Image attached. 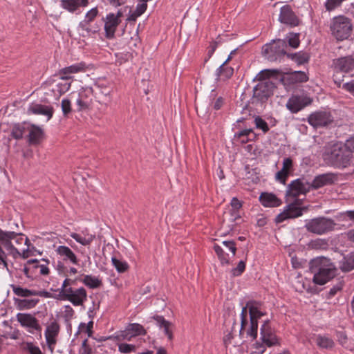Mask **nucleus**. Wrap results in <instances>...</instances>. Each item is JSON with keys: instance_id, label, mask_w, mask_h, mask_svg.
I'll list each match as a JSON object with an SVG mask.
<instances>
[{"instance_id": "obj_63", "label": "nucleus", "mask_w": 354, "mask_h": 354, "mask_svg": "<svg viewBox=\"0 0 354 354\" xmlns=\"http://www.w3.org/2000/svg\"><path fill=\"white\" fill-rule=\"evenodd\" d=\"M230 204L234 210H238L242 207L241 203L236 198H233Z\"/></svg>"}, {"instance_id": "obj_22", "label": "nucleus", "mask_w": 354, "mask_h": 354, "mask_svg": "<svg viewBox=\"0 0 354 354\" xmlns=\"http://www.w3.org/2000/svg\"><path fill=\"white\" fill-rule=\"evenodd\" d=\"M333 66L336 72L348 73L354 69V57L348 55L335 59Z\"/></svg>"}, {"instance_id": "obj_29", "label": "nucleus", "mask_w": 354, "mask_h": 354, "mask_svg": "<svg viewBox=\"0 0 354 354\" xmlns=\"http://www.w3.org/2000/svg\"><path fill=\"white\" fill-rule=\"evenodd\" d=\"M259 201L266 207H277L282 204V201L275 194L269 192H263L259 196Z\"/></svg>"}, {"instance_id": "obj_18", "label": "nucleus", "mask_w": 354, "mask_h": 354, "mask_svg": "<svg viewBox=\"0 0 354 354\" xmlns=\"http://www.w3.org/2000/svg\"><path fill=\"white\" fill-rule=\"evenodd\" d=\"M87 69L86 63L80 62L60 69L58 71V75L62 80L67 81L73 77V74L84 73Z\"/></svg>"}, {"instance_id": "obj_3", "label": "nucleus", "mask_w": 354, "mask_h": 354, "mask_svg": "<svg viewBox=\"0 0 354 354\" xmlns=\"http://www.w3.org/2000/svg\"><path fill=\"white\" fill-rule=\"evenodd\" d=\"M13 293L21 298H14V304L19 310H26L34 308L39 302L38 298H32L33 296L48 297L49 293L46 291H38L24 288L19 286L11 285Z\"/></svg>"}, {"instance_id": "obj_41", "label": "nucleus", "mask_w": 354, "mask_h": 354, "mask_svg": "<svg viewBox=\"0 0 354 354\" xmlns=\"http://www.w3.org/2000/svg\"><path fill=\"white\" fill-rule=\"evenodd\" d=\"M128 331H130L135 337L138 335H145L146 331L144 327L137 323L130 324L127 326Z\"/></svg>"}, {"instance_id": "obj_14", "label": "nucleus", "mask_w": 354, "mask_h": 354, "mask_svg": "<svg viewBox=\"0 0 354 354\" xmlns=\"http://www.w3.org/2000/svg\"><path fill=\"white\" fill-rule=\"evenodd\" d=\"M59 296L62 299L69 301L75 306L82 305L87 299V292L83 287L75 290H64V292L59 293Z\"/></svg>"}, {"instance_id": "obj_10", "label": "nucleus", "mask_w": 354, "mask_h": 354, "mask_svg": "<svg viewBox=\"0 0 354 354\" xmlns=\"http://www.w3.org/2000/svg\"><path fill=\"white\" fill-rule=\"evenodd\" d=\"M17 321L20 326L24 328L29 333L35 335L41 334L42 327L37 318L31 313H19L16 315Z\"/></svg>"}, {"instance_id": "obj_48", "label": "nucleus", "mask_w": 354, "mask_h": 354, "mask_svg": "<svg viewBox=\"0 0 354 354\" xmlns=\"http://www.w3.org/2000/svg\"><path fill=\"white\" fill-rule=\"evenodd\" d=\"M71 82H59L56 85L57 91L59 95L66 93L71 88Z\"/></svg>"}, {"instance_id": "obj_47", "label": "nucleus", "mask_w": 354, "mask_h": 354, "mask_svg": "<svg viewBox=\"0 0 354 354\" xmlns=\"http://www.w3.org/2000/svg\"><path fill=\"white\" fill-rule=\"evenodd\" d=\"M344 286L343 281H339L329 290L328 298L330 299L334 297L339 291L342 290Z\"/></svg>"}, {"instance_id": "obj_33", "label": "nucleus", "mask_w": 354, "mask_h": 354, "mask_svg": "<svg viewBox=\"0 0 354 354\" xmlns=\"http://www.w3.org/2000/svg\"><path fill=\"white\" fill-rule=\"evenodd\" d=\"M234 74V68L231 66L222 64L216 70V76L218 80L225 81L232 77Z\"/></svg>"}, {"instance_id": "obj_6", "label": "nucleus", "mask_w": 354, "mask_h": 354, "mask_svg": "<svg viewBox=\"0 0 354 354\" xmlns=\"http://www.w3.org/2000/svg\"><path fill=\"white\" fill-rule=\"evenodd\" d=\"M325 162L337 168L346 167L351 160L350 151L342 143L334 144L323 154Z\"/></svg>"}, {"instance_id": "obj_1", "label": "nucleus", "mask_w": 354, "mask_h": 354, "mask_svg": "<svg viewBox=\"0 0 354 354\" xmlns=\"http://www.w3.org/2000/svg\"><path fill=\"white\" fill-rule=\"evenodd\" d=\"M267 313L261 303L250 301L242 308L241 313V328L239 335L243 336L246 330L248 336L253 339L257 337L258 320Z\"/></svg>"}, {"instance_id": "obj_36", "label": "nucleus", "mask_w": 354, "mask_h": 354, "mask_svg": "<svg viewBox=\"0 0 354 354\" xmlns=\"http://www.w3.org/2000/svg\"><path fill=\"white\" fill-rule=\"evenodd\" d=\"M81 281L90 288H98L102 284L101 281L97 277L92 275H84Z\"/></svg>"}, {"instance_id": "obj_15", "label": "nucleus", "mask_w": 354, "mask_h": 354, "mask_svg": "<svg viewBox=\"0 0 354 354\" xmlns=\"http://www.w3.org/2000/svg\"><path fill=\"white\" fill-rule=\"evenodd\" d=\"M60 330V326L55 320L50 322L45 330L44 336L48 348L53 353L57 342V337Z\"/></svg>"}, {"instance_id": "obj_52", "label": "nucleus", "mask_w": 354, "mask_h": 354, "mask_svg": "<svg viewBox=\"0 0 354 354\" xmlns=\"http://www.w3.org/2000/svg\"><path fill=\"white\" fill-rule=\"evenodd\" d=\"M26 348L30 354H43L39 346H35L32 342H28Z\"/></svg>"}, {"instance_id": "obj_51", "label": "nucleus", "mask_w": 354, "mask_h": 354, "mask_svg": "<svg viewBox=\"0 0 354 354\" xmlns=\"http://www.w3.org/2000/svg\"><path fill=\"white\" fill-rule=\"evenodd\" d=\"M245 269V262L241 261L239 262L237 266L232 269V272L234 276H240Z\"/></svg>"}, {"instance_id": "obj_20", "label": "nucleus", "mask_w": 354, "mask_h": 354, "mask_svg": "<svg viewBox=\"0 0 354 354\" xmlns=\"http://www.w3.org/2000/svg\"><path fill=\"white\" fill-rule=\"evenodd\" d=\"M293 171L294 165L292 158L290 157L283 158L282 168L275 174V180L283 185H286L288 177L292 174Z\"/></svg>"}, {"instance_id": "obj_58", "label": "nucleus", "mask_w": 354, "mask_h": 354, "mask_svg": "<svg viewBox=\"0 0 354 354\" xmlns=\"http://www.w3.org/2000/svg\"><path fill=\"white\" fill-rule=\"evenodd\" d=\"M346 149L350 151L351 157L352 156V152H354V138H351L347 140L344 145Z\"/></svg>"}, {"instance_id": "obj_8", "label": "nucleus", "mask_w": 354, "mask_h": 354, "mask_svg": "<svg viewBox=\"0 0 354 354\" xmlns=\"http://www.w3.org/2000/svg\"><path fill=\"white\" fill-rule=\"evenodd\" d=\"M286 41L278 39L264 45L262 48V53L268 60L274 62L286 54Z\"/></svg>"}, {"instance_id": "obj_4", "label": "nucleus", "mask_w": 354, "mask_h": 354, "mask_svg": "<svg viewBox=\"0 0 354 354\" xmlns=\"http://www.w3.org/2000/svg\"><path fill=\"white\" fill-rule=\"evenodd\" d=\"M310 271L313 274V282L324 285L332 279L337 272L335 266L329 259L318 257L310 261Z\"/></svg>"}, {"instance_id": "obj_25", "label": "nucleus", "mask_w": 354, "mask_h": 354, "mask_svg": "<svg viewBox=\"0 0 354 354\" xmlns=\"http://www.w3.org/2000/svg\"><path fill=\"white\" fill-rule=\"evenodd\" d=\"M308 192V189L306 187V185L300 179H297L292 181L288 187L287 190V196H291L295 199L300 194H305Z\"/></svg>"}, {"instance_id": "obj_23", "label": "nucleus", "mask_w": 354, "mask_h": 354, "mask_svg": "<svg viewBox=\"0 0 354 354\" xmlns=\"http://www.w3.org/2000/svg\"><path fill=\"white\" fill-rule=\"evenodd\" d=\"M53 113L54 109L53 106L36 103H32L30 104L27 109L28 114L44 115L47 117V121L52 118Z\"/></svg>"}, {"instance_id": "obj_43", "label": "nucleus", "mask_w": 354, "mask_h": 354, "mask_svg": "<svg viewBox=\"0 0 354 354\" xmlns=\"http://www.w3.org/2000/svg\"><path fill=\"white\" fill-rule=\"evenodd\" d=\"M136 346L127 343H120L118 344V351L122 353H131L136 352Z\"/></svg>"}, {"instance_id": "obj_19", "label": "nucleus", "mask_w": 354, "mask_h": 354, "mask_svg": "<svg viewBox=\"0 0 354 354\" xmlns=\"http://www.w3.org/2000/svg\"><path fill=\"white\" fill-rule=\"evenodd\" d=\"M260 330L261 339L267 346L270 347L279 344V339L271 328L268 320L263 323Z\"/></svg>"}, {"instance_id": "obj_9", "label": "nucleus", "mask_w": 354, "mask_h": 354, "mask_svg": "<svg viewBox=\"0 0 354 354\" xmlns=\"http://www.w3.org/2000/svg\"><path fill=\"white\" fill-rule=\"evenodd\" d=\"M335 223L333 220L324 217H319L306 222V230L312 233L323 234L333 230Z\"/></svg>"}, {"instance_id": "obj_24", "label": "nucleus", "mask_w": 354, "mask_h": 354, "mask_svg": "<svg viewBox=\"0 0 354 354\" xmlns=\"http://www.w3.org/2000/svg\"><path fill=\"white\" fill-rule=\"evenodd\" d=\"M121 20L115 17V14L109 13L106 15L104 23L105 36L107 39H113L115 37L116 29Z\"/></svg>"}, {"instance_id": "obj_59", "label": "nucleus", "mask_w": 354, "mask_h": 354, "mask_svg": "<svg viewBox=\"0 0 354 354\" xmlns=\"http://www.w3.org/2000/svg\"><path fill=\"white\" fill-rule=\"evenodd\" d=\"M80 354H92V349L87 344V340H84L82 342V347L80 348Z\"/></svg>"}, {"instance_id": "obj_17", "label": "nucleus", "mask_w": 354, "mask_h": 354, "mask_svg": "<svg viewBox=\"0 0 354 354\" xmlns=\"http://www.w3.org/2000/svg\"><path fill=\"white\" fill-rule=\"evenodd\" d=\"M279 21L290 27L297 26L300 23L299 19L289 5H286L281 8Z\"/></svg>"}, {"instance_id": "obj_50", "label": "nucleus", "mask_w": 354, "mask_h": 354, "mask_svg": "<svg viewBox=\"0 0 354 354\" xmlns=\"http://www.w3.org/2000/svg\"><path fill=\"white\" fill-rule=\"evenodd\" d=\"M76 282V279H72L68 278V277H66V279L64 280L62 285L59 289V293L64 292V290H68V288H72L71 286L75 285Z\"/></svg>"}, {"instance_id": "obj_21", "label": "nucleus", "mask_w": 354, "mask_h": 354, "mask_svg": "<svg viewBox=\"0 0 354 354\" xmlns=\"http://www.w3.org/2000/svg\"><path fill=\"white\" fill-rule=\"evenodd\" d=\"M333 121L330 113L325 111H319L312 113L308 118V123L315 127H324Z\"/></svg>"}, {"instance_id": "obj_27", "label": "nucleus", "mask_w": 354, "mask_h": 354, "mask_svg": "<svg viewBox=\"0 0 354 354\" xmlns=\"http://www.w3.org/2000/svg\"><path fill=\"white\" fill-rule=\"evenodd\" d=\"M337 178L335 174L333 173L323 174L317 176L312 182L311 186L317 189L326 185H330L333 184Z\"/></svg>"}, {"instance_id": "obj_54", "label": "nucleus", "mask_w": 354, "mask_h": 354, "mask_svg": "<svg viewBox=\"0 0 354 354\" xmlns=\"http://www.w3.org/2000/svg\"><path fill=\"white\" fill-rule=\"evenodd\" d=\"M341 5L337 2V0H327L325 3V8L327 11L334 10L336 8Z\"/></svg>"}, {"instance_id": "obj_49", "label": "nucleus", "mask_w": 354, "mask_h": 354, "mask_svg": "<svg viewBox=\"0 0 354 354\" xmlns=\"http://www.w3.org/2000/svg\"><path fill=\"white\" fill-rule=\"evenodd\" d=\"M292 59L297 62L299 64H304L308 60V55L301 52L295 53L292 55Z\"/></svg>"}, {"instance_id": "obj_13", "label": "nucleus", "mask_w": 354, "mask_h": 354, "mask_svg": "<svg viewBox=\"0 0 354 354\" xmlns=\"http://www.w3.org/2000/svg\"><path fill=\"white\" fill-rule=\"evenodd\" d=\"M223 248L218 244L214 245V250L222 265L230 264V254L226 250L231 252L234 257L236 252V244L234 241H224L222 242Z\"/></svg>"}, {"instance_id": "obj_2", "label": "nucleus", "mask_w": 354, "mask_h": 354, "mask_svg": "<svg viewBox=\"0 0 354 354\" xmlns=\"http://www.w3.org/2000/svg\"><path fill=\"white\" fill-rule=\"evenodd\" d=\"M29 240L23 234L11 231H4L0 228V245H1L8 252V254L14 258L22 256L28 257V246L26 248L19 249V245H28Z\"/></svg>"}, {"instance_id": "obj_32", "label": "nucleus", "mask_w": 354, "mask_h": 354, "mask_svg": "<svg viewBox=\"0 0 354 354\" xmlns=\"http://www.w3.org/2000/svg\"><path fill=\"white\" fill-rule=\"evenodd\" d=\"M155 319L158 326L160 328L164 329L165 334L168 337V339L171 340L173 339V333L171 331L172 324L162 316H157L155 317Z\"/></svg>"}, {"instance_id": "obj_5", "label": "nucleus", "mask_w": 354, "mask_h": 354, "mask_svg": "<svg viewBox=\"0 0 354 354\" xmlns=\"http://www.w3.org/2000/svg\"><path fill=\"white\" fill-rule=\"evenodd\" d=\"M278 73L277 70L266 69L258 74L259 80L261 81L253 89L254 100L260 102H265L273 95L276 88L275 84L267 79L277 75Z\"/></svg>"}, {"instance_id": "obj_55", "label": "nucleus", "mask_w": 354, "mask_h": 354, "mask_svg": "<svg viewBox=\"0 0 354 354\" xmlns=\"http://www.w3.org/2000/svg\"><path fill=\"white\" fill-rule=\"evenodd\" d=\"M234 328V323L233 324V326H232V330L230 331H228L226 334H225L223 337V342L225 346H227L228 345L231 344L232 343V339H233V330Z\"/></svg>"}, {"instance_id": "obj_26", "label": "nucleus", "mask_w": 354, "mask_h": 354, "mask_svg": "<svg viewBox=\"0 0 354 354\" xmlns=\"http://www.w3.org/2000/svg\"><path fill=\"white\" fill-rule=\"evenodd\" d=\"M70 236L75 240L77 243L85 247L89 248L91 244L95 239V235L91 234L88 229H84L80 232H72Z\"/></svg>"}, {"instance_id": "obj_11", "label": "nucleus", "mask_w": 354, "mask_h": 354, "mask_svg": "<svg viewBox=\"0 0 354 354\" xmlns=\"http://www.w3.org/2000/svg\"><path fill=\"white\" fill-rule=\"evenodd\" d=\"M98 9L97 7L88 10L78 25V28L82 32V36H91L98 32L100 28L98 26H93L92 23L98 15Z\"/></svg>"}, {"instance_id": "obj_53", "label": "nucleus", "mask_w": 354, "mask_h": 354, "mask_svg": "<svg viewBox=\"0 0 354 354\" xmlns=\"http://www.w3.org/2000/svg\"><path fill=\"white\" fill-rule=\"evenodd\" d=\"M135 337L130 331H128L127 327L126 329L120 333L118 336L119 340L131 341Z\"/></svg>"}, {"instance_id": "obj_12", "label": "nucleus", "mask_w": 354, "mask_h": 354, "mask_svg": "<svg viewBox=\"0 0 354 354\" xmlns=\"http://www.w3.org/2000/svg\"><path fill=\"white\" fill-rule=\"evenodd\" d=\"M301 202L299 199L287 205L282 212L279 214L275 218V222L280 223L290 218H295L303 214L304 207H301Z\"/></svg>"}, {"instance_id": "obj_40", "label": "nucleus", "mask_w": 354, "mask_h": 354, "mask_svg": "<svg viewBox=\"0 0 354 354\" xmlns=\"http://www.w3.org/2000/svg\"><path fill=\"white\" fill-rule=\"evenodd\" d=\"M91 100L88 99L84 93H80L79 97L77 100V105L78 106V111L86 109L89 107Z\"/></svg>"}, {"instance_id": "obj_37", "label": "nucleus", "mask_w": 354, "mask_h": 354, "mask_svg": "<svg viewBox=\"0 0 354 354\" xmlns=\"http://www.w3.org/2000/svg\"><path fill=\"white\" fill-rule=\"evenodd\" d=\"M316 344L322 348H331L334 346V342L332 339L320 335L316 337Z\"/></svg>"}, {"instance_id": "obj_7", "label": "nucleus", "mask_w": 354, "mask_h": 354, "mask_svg": "<svg viewBox=\"0 0 354 354\" xmlns=\"http://www.w3.org/2000/svg\"><path fill=\"white\" fill-rule=\"evenodd\" d=\"M330 29L332 35L337 41L347 39L351 35L353 24L351 20L343 15L335 17L330 23Z\"/></svg>"}, {"instance_id": "obj_34", "label": "nucleus", "mask_w": 354, "mask_h": 354, "mask_svg": "<svg viewBox=\"0 0 354 354\" xmlns=\"http://www.w3.org/2000/svg\"><path fill=\"white\" fill-rule=\"evenodd\" d=\"M340 268L344 272H349L354 269V252L344 257Z\"/></svg>"}, {"instance_id": "obj_31", "label": "nucleus", "mask_w": 354, "mask_h": 354, "mask_svg": "<svg viewBox=\"0 0 354 354\" xmlns=\"http://www.w3.org/2000/svg\"><path fill=\"white\" fill-rule=\"evenodd\" d=\"M27 132L28 133V141L32 145L38 144L42 137V129L35 125H27Z\"/></svg>"}, {"instance_id": "obj_44", "label": "nucleus", "mask_w": 354, "mask_h": 354, "mask_svg": "<svg viewBox=\"0 0 354 354\" xmlns=\"http://www.w3.org/2000/svg\"><path fill=\"white\" fill-rule=\"evenodd\" d=\"M58 272L64 277H68L77 273V270L74 267H71L68 270L66 269L63 265L58 266Z\"/></svg>"}, {"instance_id": "obj_16", "label": "nucleus", "mask_w": 354, "mask_h": 354, "mask_svg": "<svg viewBox=\"0 0 354 354\" xmlns=\"http://www.w3.org/2000/svg\"><path fill=\"white\" fill-rule=\"evenodd\" d=\"M310 98L304 95H292L286 103L287 109L296 113L311 103Z\"/></svg>"}, {"instance_id": "obj_46", "label": "nucleus", "mask_w": 354, "mask_h": 354, "mask_svg": "<svg viewBox=\"0 0 354 354\" xmlns=\"http://www.w3.org/2000/svg\"><path fill=\"white\" fill-rule=\"evenodd\" d=\"M254 124L257 129L262 130L264 133L269 131L268 123L259 116L255 118Z\"/></svg>"}, {"instance_id": "obj_28", "label": "nucleus", "mask_w": 354, "mask_h": 354, "mask_svg": "<svg viewBox=\"0 0 354 354\" xmlns=\"http://www.w3.org/2000/svg\"><path fill=\"white\" fill-rule=\"evenodd\" d=\"M56 252L66 263H71L73 265L79 264V259L74 252L68 246L59 245L56 249Z\"/></svg>"}, {"instance_id": "obj_42", "label": "nucleus", "mask_w": 354, "mask_h": 354, "mask_svg": "<svg viewBox=\"0 0 354 354\" xmlns=\"http://www.w3.org/2000/svg\"><path fill=\"white\" fill-rule=\"evenodd\" d=\"M288 45L294 48H297L300 44L299 34L290 32L287 36Z\"/></svg>"}, {"instance_id": "obj_39", "label": "nucleus", "mask_w": 354, "mask_h": 354, "mask_svg": "<svg viewBox=\"0 0 354 354\" xmlns=\"http://www.w3.org/2000/svg\"><path fill=\"white\" fill-rule=\"evenodd\" d=\"M28 124H18L14 126L12 131V135L15 139L22 138L24 133L27 132Z\"/></svg>"}, {"instance_id": "obj_61", "label": "nucleus", "mask_w": 354, "mask_h": 354, "mask_svg": "<svg viewBox=\"0 0 354 354\" xmlns=\"http://www.w3.org/2000/svg\"><path fill=\"white\" fill-rule=\"evenodd\" d=\"M342 88L354 95V80L344 84Z\"/></svg>"}, {"instance_id": "obj_56", "label": "nucleus", "mask_w": 354, "mask_h": 354, "mask_svg": "<svg viewBox=\"0 0 354 354\" xmlns=\"http://www.w3.org/2000/svg\"><path fill=\"white\" fill-rule=\"evenodd\" d=\"M35 264V268L39 269V273L42 275H47L49 274V268L46 265L40 264L37 260L34 261Z\"/></svg>"}, {"instance_id": "obj_57", "label": "nucleus", "mask_w": 354, "mask_h": 354, "mask_svg": "<svg viewBox=\"0 0 354 354\" xmlns=\"http://www.w3.org/2000/svg\"><path fill=\"white\" fill-rule=\"evenodd\" d=\"M63 313H64V317L66 319H69L73 317V315L75 314V311L71 306L66 305L64 306V310Z\"/></svg>"}, {"instance_id": "obj_30", "label": "nucleus", "mask_w": 354, "mask_h": 354, "mask_svg": "<svg viewBox=\"0 0 354 354\" xmlns=\"http://www.w3.org/2000/svg\"><path fill=\"white\" fill-rule=\"evenodd\" d=\"M88 3V0H60V7L74 13L80 7H86Z\"/></svg>"}, {"instance_id": "obj_64", "label": "nucleus", "mask_w": 354, "mask_h": 354, "mask_svg": "<svg viewBox=\"0 0 354 354\" xmlns=\"http://www.w3.org/2000/svg\"><path fill=\"white\" fill-rule=\"evenodd\" d=\"M100 93L106 97V100H107V102H111V97L110 95V93H111L110 89H109L107 88H102V89H100Z\"/></svg>"}, {"instance_id": "obj_35", "label": "nucleus", "mask_w": 354, "mask_h": 354, "mask_svg": "<svg viewBox=\"0 0 354 354\" xmlns=\"http://www.w3.org/2000/svg\"><path fill=\"white\" fill-rule=\"evenodd\" d=\"M237 138L241 143H247L254 140L256 138V134L251 129H244L238 133Z\"/></svg>"}, {"instance_id": "obj_62", "label": "nucleus", "mask_w": 354, "mask_h": 354, "mask_svg": "<svg viewBox=\"0 0 354 354\" xmlns=\"http://www.w3.org/2000/svg\"><path fill=\"white\" fill-rule=\"evenodd\" d=\"M223 104V99L221 97H219L216 99V100L212 102L213 108L215 110H219Z\"/></svg>"}, {"instance_id": "obj_45", "label": "nucleus", "mask_w": 354, "mask_h": 354, "mask_svg": "<svg viewBox=\"0 0 354 354\" xmlns=\"http://www.w3.org/2000/svg\"><path fill=\"white\" fill-rule=\"evenodd\" d=\"M61 108L64 117H68L71 113V102L68 99H63L61 102Z\"/></svg>"}, {"instance_id": "obj_60", "label": "nucleus", "mask_w": 354, "mask_h": 354, "mask_svg": "<svg viewBox=\"0 0 354 354\" xmlns=\"http://www.w3.org/2000/svg\"><path fill=\"white\" fill-rule=\"evenodd\" d=\"M147 4L145 2L140 3L137 5L135 11L138 13V15H142L147 10Z\"/></svg>"}, {"instance_id": "obj_38", "label": "nucleus", "mask_w": 354, "mask_h": 354, "mask_svg": "<svg viewBox=\"0 0 354 354\" xmlns=\"http://www.w3.org/2000/svg\"><path fill=\"white\" fill-rule=\"evenodd\" d=\"M111 262L114 268L119 273H124L127 272L129 268V266L127 261L120 260L115 257H111Z\"/></svg>"}]
</instances>
